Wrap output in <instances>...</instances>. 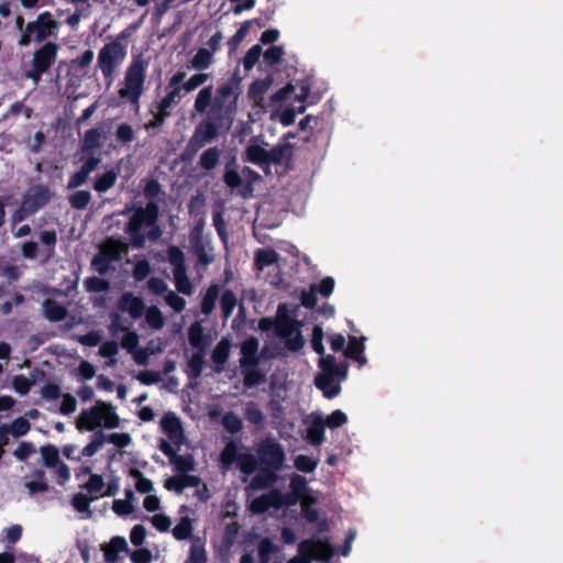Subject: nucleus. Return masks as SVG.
I'll return each instance as SVG.
<instances>
[{"mask_svg":"<svg viewBox=\"0 0 563 563\" xmlns=\"http://www.w3.org/2000/svg\"><path fill=\"white\" fill-rule=\"evenodd\" d=\"M325 428L324 419L321 416H316L312 419V422L307 430L308 440L312 445H321L324 442Z\"/></svg>","mask_w":563,"mask_h":563,"instance_id":"24","label":"nucleus"},{"mask_svg":"<svg viewBox=\"0 0 563 563\" xmlns=\"http://www.w3.org/2000/svg\"><path fill=\"white\" fill-rule=\"evenodd\" d=\"M284 54L282 46H272L264 52V60L273 66L282 62Z\"/></svg>","mask_w":563,"mask_h":563,"instance_id":"63","label":"nucleus"},{"mask_svg":"<svg viewBox=\"0 0 563 563\" xmlns=\"http://www.w3.org/2000/svg\"><path fill=\"white\" fill-rule=\"evenodd\" d=\"M184 78L185 74L178 71V92L180 91V89H184L186 92H190L197 89L208 80L209 74L198 73L192 75L187 80H184Z\"/></svg>","mask_w":563,"mask_h":563,"instance_id":"29","label":"nucleus"},{"mask_svg":"<svg viewBox=\"0 0 563 563\" xmlns=\"http://www.w3.org/2000/svg\"><path fill=\"white\" fill-rule=\"evenodd\" d=\"M336 376L320 375L314 378V385L318 389L322 390L323 396L328 399L336 397L341 391L340 383L335 382Z\"/></svg>","mask_w":563,"mask_h":563,"instance_id":"19","label":"nucleus"},{"mask_svg":"<svg viewBox=\"0 0 563 563\" xmlns=\"http://www.w3.org/2000/svg\"><path fill=\"white\" fill-rule=\"evenodd\" d=\"M247 159L257 165L267 164L268 151L260 145H250L246 148Z\"/></svg>","mask_w":563,"mask_h":563,"instance_id":"44","label":"nucleus"},{"mask_svg":"<svg viewBox=\"0 0 563 563\" xmlns=\"http://www.w3.org/2000/svg\"><path fill=\"white\" fill-rule=\"evenodd\" d=\"M271 508L279 509L284 506H292L296 504L297 498L291 494H284L278 489H273L268 494H265Z\"/></svg>","mask_w":563,"mask_h":563,"instance_id":"28","label":"nucleus"},{"mask_svg":"<svg viewBox=\"0 0 563 563\" xmlns=\"http://www.w3.org/2000/svg\"><path fill=\"white\" fill-rule=\"evenodd\" d=\"M188 341L194 349L203 351L207 346V338L203 333V328L200 322L195 321L188 330Z\"/></svg>","mask_w":563,"mask_h":563,"instance_id":"31","label":"nucleus"},{"mask_svg":"<svg viewBox=\"0 0 563 563\" xmlns=\"http://www.w3.org/2000/svg\"><path fill=\"white\" fill-rule=\"evenodd\" d=\"M300 325L299 322H297L295 319L290 317H284L283 319H279L276 324V331L278 335L282 338H287L296 333L298 330V327Z\"/></svg>","mask_w":563,"mask_h":563,"instance_id":"39","label":"nucleus"},{"mask_svg":"<svg viewBox=\"0 0 563 563\" xmlns=\"http://www.w3.org/2000/svg\"><path fill=\"white\" fill-rule=\"evenodd\" d=\"M273 84V76L267 75L263 79L254 80L247 91V97L254 103L260 104L264 100V95L268 91Z\"/></svg>","mask_w":563,"mask_h":563,"instance_id":"20","label":"nucleus"},{"mask_svg":"<svg viewBox=\"0 0 563 563\" xmlns=\"http://www.w3.org/2000/svg\"><path fill=\"white\" fill-rule=\"evenodd\" d=\"M279 260V254L274 249H258L255 252L254 263L257 269L262 271Z\"/></svg>","mask_w":563,"mask_h":563,"instance_id":"30","label":"nucleus"},{"mask_svg":"<svg viewBox=\"0 0 563 563\" xmlns=\"http://www.w3.org/2000/svg\"><path fill=\"white\" fill-rule=\"evenodd\" d=\"M31 429V423L27 419L24 417H18L15 418L12 423L9 426L10 433L15 437L20 438L26 434Z\"/></svg>","mask_w":563,"mask_h":563,"instance_id":"53","label":"nucleus"},{"mask_svg":"<svg viewBox=\"0 0 563 563\" xmlns=\"http://www.w3.org/2000/svg\"><path fill=\"white\" fill-rule=\"evenodd\" d=\"M258 347L260 342L257 338L251 335L247 339H245L241 344L242 357L240 360V365L245 366L246 364H260V356L257 354Z\"/></svg>","mask_w":563,"mask_h":563,"instance_id":"15","label":"nucleus"},{"mask_svg":"<svg viewBox=\"0 0 563 563\" xmlns=\"http://www.w3.org/2000/svg\"><path fill=\"white\" fill-rule=\"evenodd\" d=\"M106 484L103 481V477L99 474H91L89 476L88 482L82 486L90 496H92L95 499H98L99 497L103 496V488Z\"/></svg>","mask_w":563,"mask_h":563,"instance_id":"37","label":"nucleus"},{"mask_svg":"<svg viewBox=\"0 0 563 563\" xmlns=\"http://www.w3.org/2000/svg\"><path fill=\"white\" fill-rule=\"evenodd\" d=\"M161 424L170 443L162 440L159 450L168 457L173 471L176 472V449L172 445L176 444V412L169 411L165 413Z\"/></svg>","mask_w":563,"mask_h":563,"instance_id":"10","label":"nucleus"},{"mask_svg":"<svg viewBox=\"0 0 563 563\" xmlns=\"http://www.w3.org/2000/svg\"><path fill=\"white\" fill-rule=\"evenodd\" d=\"M52 198L51 190L44 185L31 187L23 196L22 203L34 214L46 206Z\"/></svg>","mask_w":563,"mask_h":563,"instance_id":"12","label":"nucleus"},{"mask_svg":"<svg viewBox=\"0 0 563 563\" xmlns=\"http://www.w3.org/2000/svg\"><path fill=\"white\" fill-rule=\"evenodd\" d=\"M236 306L238 299L234 291L232 289H224L220 297L221 318L223 322L230 319Z\"/></svg>","mask_w":563,"mask_h":563,"instance_id":"27","label":"nucleus"},{"mask_svg":"<svg viewBox=\"0 0 563 563\" xmlns=\"http://www.w3.org/2000/svg\"><path fill=\"white\" fill-rule=\"evenodd\" d=\"M221 152L217 146L206 150L199 159V165L205 170L213 169L220 159Z\"/></svg>","mask_w":563,"mask_h":563,"instance_id":"35","label":"nucleus"},{"mask_svg":"<svg viewBox=\"0 0 563 563\" xmlns=\"http://www.w3.org/2000/svg\"><path fill=\"white\" fill-rule=\"evenodd\" d=\"M147 66L148 63L142 57L133 58L125 73L124 87L119 90L120 98L136 108L144 90Z\"/></svg>","mask_w":563,"mask_h":563,"instance_id":"3","label":"nucleus"},{"mask_svg":"<svg viewBox=\"0 0 563 563\" xmlns=\"http://www.w3.org/2000/svg\"><path fill=\"white\" fill-rule=\"evenodd\" d=\"M159 213L158 205L150 201L146 207L137 208L130 218L125 233L129 234L130 243L134 249H142L145 245L146 236L143 229L154 224Z\"/></svg>","mask_w":563,"mask_h":563,"instance_id":"4","label":"nucleus"},{"mask_svg":"<svg viewBox=\"0 0 563 563\" xmlns=\"http://www.w3.org/2000/svg\"><path fill=\"white\" fill-rule=\"evenodd\" d=\"M260 472L252 477L253 489L272 487L278 481V472L285 468L286 452L277 439L268 435L256 445Z\"/></svg>","mask_w":563,"mask_h":563,"instance_id":"1","label":"nucleus"},{"mask_svg":"<svg viewBox=\"0 0 563 563\" xmlns=\"http://www.w3.org/2000/svg\"><path fill=\"white\" fill-rule=\"evenodd\" d=\"M283 400L284 398H282L279 394L275 391L272 393L271 399L267 402V410L274 419H282L284 417L285 408Z\"/></svg>","mask_w":563,"mask_h":563,"instance_id":"46","label":"nucleus"},{"mask_svg":"<svg viewBox=\"0 0 563 563\" xmlns=\"http://www.w3.org/2000/svg\"><path fill=\"white\" fill-rule=\"evenodd\" d=\"M104 561L107 563H117L119 561V553L129 552L128 542L124 537H112L109 543L101 544Z\"/></svg>","mask_w":563,"mask_h":563,"instance_id":"14","label":"nucleus"},{"mask_svg":"<svg viewBox=\"0 0 563 563\" xmlns=\"http://www.w3.org/2000/svg\"><path fill=\"white\" fill-rule=\"evenodd\" d=\"M205 207L206 201L203 196L196 195L190 198L188 209L190 217L194 219V227H199L200 230L205 227Z\"/></svg>","mask_w":563,"mask_h":563,"instance_id":"22","label":"nucleus"},{"mask_svg":"<svg viewBox=\"0 0 563 563\" xmlns=\"http://www.w3.org/2000/svg\"><path fill=\"white\" fill-rule=\"evenodd\" d=\"M40 241L47 246V258L55 253L57 233L55 230H44L40 233Z\"/></svg>","mask_w":563,"mask_h":563,"instance_id":"55","label":"nucleus"},{"mask_svg":"<svg viewBox=\"0 0 563 563\" xmlns=\"http://www.w3.org/2000/svg\"><path fill=\"white\" fill-rule=\"evenodd\" d=\"M96 500L92 496H88L82 493H77L71 498V506L78 511V512H86L87 517H91L92 511L90 509L91 501Z\"/></svg>","mask_w":563,"mask_h":563,"instance_id":"38","label":"nucleus"},{"mask_svg":"<svg viewBox=\"0 0 563 563\" xmlns=\"http://www.w3.org/2000/svg\"><path fill=\"white\" fill-rule=\"evenodd\" d=\"M212 99V86L202 88L195 101V109L202 113L210 106Z\"/></svg>","mask_w":563,"mask_h":563,"instance_id":"51","label":"nucleus"},{"mask_svg":"<svg viewBox=\"0 0 563 563\" xmlns=\"http://www.w3.org/2000/svg\"><path fill=\"white\" fill-rule=\"evenodd\" d=\"M365 340H366V338H364V336L356 338L354 335H351V336H349L347 346L344 350V355L347 358H351V360L357 362L360 364V366H363L367 362L366 357L364 356V350H365L364 341Z\"/></svg>","mask_w":563,"mask_h":563,"instance_id":"17","label":"nucleus"},{"mask_svg":"<svg viewBox=\"0 0 563 563\" xmlns=\"http://www.w3.org/2000/svg\"><path fill=\"white\" fill-rule=\"evenodd\" d=\"M319 367L321 368L320 375L336 376V379L344 380L347 376L349 364L346 362L338 363L335 356L328 354L321 355Z\"/></svg>","mask_w":563,"mask_h":563,"instance_id":"13","label":"nucleus"},{"mask_svg":"<svg viewBox=\"0 0 563 563\" xmlns=\"http://www.w3.org/2000/svg\"><path fill=\"white\" fill-rule=\"evenodd\" d=\"M69 205L75 210H84L91 201V194L88 190H77L69 195Z\"/></svg>","mask_w":563,"mask_h":563,"instance_id":"40","label":"nucleus"},{"mask_svg":"<svg viewBox=\"0 0 563 563\" xmlns=\"http://www.w3.org/2000/svg\"><path fill=\"white\" fill-rule=\"evenodd\" d=\"M33 382L22 374L15 375L12 379V387L19 395H26L31 390Z\"/></svg>","mask_w":563,"mask_h":563,"instance_id":"56","label":"nucleus"},{"mask_svg":"<svg viewBox=\"0 0 563 563\" xmlns=\"http://www.w3.org/2000/svg\"><path fill=\"white\" fill-rule=\"evenodd\" d=\"M207 553L205 549V541L199 537H191V545L189 556L185 563H206Z\"/></svg>","mask_w":563,"mask_h":563,"instance_id":"33","label":"nucleus"},{"mask_svg":"<svg viewBox=\"0 0 563 563\" xmlns=\"http://www.w3.org/2000/svg\"><path fill=\"white\" fill-rule=\"evenodd\" d=\"M260 364L241 366L243 374V385L245 388H253L266 380V375L258 368Z\"/></svg>","mask_w":563,"mask_h":563,"instance_id":"21","label":"nucleus"},{"mask_svg":"<svg viewBox=\"0 0 563 563\" xmlns=\"http://www.w3.org/2000/svg\"><path fill=\"white\" fill-rule=\"evenodd\" d=\"M119 177V168H111L106 173L98 175L93 181V189L99 192H107L117 183Z\"/></svg>","mask_w":563,"mask_h":563,"instance_id":"25","label":"nucleus"},{"mask_svg":"<svg viewBox=\"0 0 563 563\" xmlns=\"http://www.w3.org/2000/svg\"><path fill=\"white\" fill-rule=\"evenodd\" d=\"M176 97V74L172 75L168 82V92L158 103V112L169 115L167 109L172 106Z\"/></svg>","mask_w":563,"mask_h":563,"instance_id":"43","label":"nucleus"},{"mask_svg":"<svg viewBox=\"0 0 563 563\" xmlns=\"http://www.w3.org/2000/svg\"><path fill=\"white\" fill-rule=\"evenodd\" d=\"M59 46L55 42L47 41L43 43L33 53L31 66L25 71V77L37 85L42 76L55 64Z\"/></svg>","mask_w":563,"mask_h":563,"instance_id":"8","label":"nucleus"},{"mask_svg":"<svg viewBox=\"0 0 563 563\" xmlns=\"http://www.w3.org/2000/svg\"><path fill=\"white\" fill-rule=\"evenodd\" d=\"M191 292L192 286L186 274L185 254L178 247V294L190 295Z\"/></svg>","mask_w":563,"mask_h":563,"instance_id":"32","label":"nucleus"},{"mask_svg":"<svg viewBox=\"0 0 563 563\" xmlns=\"http://www.w3.org/2000/svg\"><path fill=\"white\" fill-rule=\"evenodd\" d=\"M119 308L129 312L132 318L137 319L144 313L145 306L141 298L133 296L131 292H125L119 300Z\"/></svg>","mask_w":563,"mask_h":563,"instance_id":"16","label":"nucleus"},{"mask_svg":"<svg viewBox=\"0 0 563 563\" xmlns=\"http://www.w3.org/2000/svg\"><path fill=\"white\" fill-rule=\"evenodd\" d=\"M59 26L60 23L54 19L49 11L41 12L36 20L26 23L18 44L25 47L32 42L43 43L48 37H56Z\"/></svg>","mask_w":563,"mask_h":563,"instance_id":"5","label":"nucleus"},{"mask_svg":"<svg viewBox=\"0 0 563 563\" xmlns=\"http://www.w3.org/2000/svg\"><path fill=\"white\" fill-rule=\"evenodd\" d=\"M261 54H262V47L256 44L254 46H252L245 54L244 58H243V66H244V69L245 70H251L255 65L256 63L258 62L260 57H261Z\"/></svg>","mask_w":563,"mask_h":563,"instance_id":"58","label":"nucleus"},{"mask_svg":"<svg viewBox=\"0 0 563 563\" xmlns=\"http://www.w3.org/2000/svg\"><path fill=\"white\" fill-rule=\"evenodd\" d=\"M189 250L196 257L195 269L197 273L206 271L208 265L213 262L212 249L202 238V230L199 227H194L189 234Z\"/></svg>","mask_w":563,"mask_h":563,"instance_id":"9","label":"nucleus"},{"mask_svg":"<svg viewBox=\"0 0 563 563\" xmlns=\"http://www.w3.org/2000/svg\"><path fill=\"white\" fill-rule=\"evenodd\" d=\"M109 282L103 279V278H99V277H96V276H91V277H88L85 279V287L88 291H93V292H101V291H106L109 289Z\"/></svg>","mask_w":563,"mask_h":563,"instance_id":"59","label":"nucleus"},{"mask_svg":"<svg viewBox=\"0 0 563 563\" xmlns=\"http://www.w3.org/2000/svg\"><path fill=\"white\" fill-rule=\"evenodd\" d=\"M239 445L234 440H230L220 453L222 467L229 470L234 462H239Z\"/></svg>","mask_w":563,"mask_h":563,"instance_id":"34","label":"nucleus"},{"mask_svg":"<svg viewBox=\"0 0 563 563\" xmlns=\"http://www.w3.org/2000/svg\"><path fill=\"white\" fill-rule=\"evenodd\" d=\"M231 344L228 339H222L216 345L212 352V360L216 364H224L230 355Z\"/></svg>","mask_w":563,"mask_h":563,"instance_id":"45","label":"nucleus"},{"mask_svg":"<svg viewBox=\"0 0 563 563\" xmlns=\"http://www.w3.org/2000/svg\"><path fill=\"white\" fill-rule=\"evenodd\" d=\"M212 52L208 48H199L191 59V65L195 69L203 70L212 63Z\"/></svg>","mask_w":563,"mask_h":563,"instance_id":"42","label":"nucleus"},{"mask_svg":"<svg viewBox=\"0 0 563 563\" xmlns=\"http://www.w3.org/2000/svg\"><path fill=\"white\" fill-rule=\"evenodd\" d=\"M106 438L101 431H98L93 434L92 440L82 449V456H92L97 453V451L103 445Z\"/></svg>","mask_w":563,"mask_h":563,"instance_id":"54","label":"nucleus"},{"mask_svg":"<svg viewBox=\"0 0 563 563\" xmlns=\"http://www.w3.org/2000/svg\"><path fill=\"white\" fill-rule=\"evenodd\" d=\"M258 460L257 456H254L249 453L240 454L239 456V468L245 475L253 474L257 468Z\"/></svg>","mask_w":563,"mask_h":563,"instance_id":"48","label":"nucleus"},{"mask_svg":"<svg viewBox=\"0 0 563 563\" xmlns=\"http://www.w3.org/2000/svg\"><path fill=\"white\" fill-rule=\"evenodd\" d=\"M347 422V417L346 415L340 410V409H336L334 411H332L325 419H324V423L328 428L330 429H335V428H340L342 427L344 423Z\"/></svg>","mask_w":563,"mask_h":563,"instance_id":"60","label":"nucleus"},{"mask_svg":"<svg viewBox=\"0 0 563 563\" xmlns=\"http://www.w3.org/2000/svg\"><path fill=\"white\" fill-rule=\"evenodd\" d=\"M106 254L98 253L91 261L92 267L100 274L106 275L110 271L111 261L104 256Z\"/></svg>","mask_w":563,"mask_h":563,"instance_id":"64","label":"nucleus"},{"mask_svg":"<svg viewBox=\"0 0 563 563\" xmlns=\"http://www.w3.org/2000/svg\"><path fill=\"white\" fill-rule=\"evenodd\" d=\"M101 136L102 133L100 129L93 128L86 131L82 143H81V153L82 154H96V152L101 147Z\"/></svg>","mask_w":563,"mask_h":563,"instance_id":"23","label":"nucleus"},{"mask_svg":"<svg viewBox=\"0 0 563 563\" xmlns=\"http://www.w3.org/2000/svg\"><path fill=\"white\" fill-rule=\"evenodd\" d=\"M295 467L303 473H311L318 466V460H314L308 455L299 454L294 461Z\"/></svg>","mask_w":563,"mask_h":563,"instance_id":"52","label":"nucleus"},{"mask_svg":"<svg viewBox=\"0 0 563 563\" xmlns=\"http://www.w3.org/2000/svg\"><path fill=\"white\" fill-rule=\"evenodd\" d=\"M220 124L211 120V115L207 120H202L196 128L195 133L189 142V146L197 151L217 137Z\"/></svg>","mask_w":563,"mask_h":563,"instance_id":"11","label":"nucleus"},{"mask_svg":"<svg viewBox=\"0 0 563 563\" xmlns=\"http://www.w3.org/2000/svg\"><path fill=\"white\" fill-rule=\"evenodd\" d=\"M251 25L252 21H245L244 23H242L240 29L234 33V35L229 38L228 46L230 54L234 53L238 49L241 42L247 36Z\"/></svg>","mask_w":563,"mask_h":563,"instance_id":"41","label":"nucleus"},{"mask_svg":"<svg viewBox=\"0 0 563 563\" xmlns=\"http://www.w3.org/2000/svg\"><path fill=\"white\" fill-rule=\"evenodd\" d=\"M130 36L128 30L122 31L118 37L104 44L98 54V67L103 77L111 82L113 75L126 56V46L121 42Z\"/></svg>","mask_w":563,"mask_h":563,"instance_id":"6","label":"nucleus"},{"mask_svg":"<svg viewBox=\"0 0 563 563\" xmlns=\"http://www.w3.org/2000/svg\"><path fill=\"white\" fill-rule=\"evenodd\" d=\"M222 426L231 434L239 433L243 428L241 418L232 411L224 413L222 417Z\"/></svg>","mask_w":563,"mask_h":563,"instance_id":"49","label":"nucleus"},{"mask_svg":"<svg viewBox=\"0 0 563 563\" xmlns=\"http://www.w3.org/2000/svg\"><path fill=\"white\" fill-rule=\"evenodd\" d=\"M43 463L46 467H56L62 461L59 459V451L53 444H46L40 448Z\"/></svg>","mask_w":563,"mask_h":563,"instance_id":"36","label":"nucleus"},{"mask_svg":"<svg viewBox=\"0 0 563 563\" xmlns=\"http://www.w3.org/2000/svg\"><path fill=\"white\" fill-rule=\"evenodd\" d=\"M279 548L269 539H263L258 544V554L263 562H267L272 554L278 552Z\"/></svg>","mask_w":563,"mask_h":563,"instance_id":"57","label":"nucleus"},{"mask_svg":"<svg viewBox=\"0 0 563 563\" xmlns=\"http://www.w3.org/2000/svg\"><path fill=\"white\" fill-rule=\"evenodd\" d=\"M334 286L335 282L330 276L322 278L318 284H312V287H316V291L325 298L331 296Z\"/></svg>","mask_w":563,"mask_h":563,"instance_id":"62","label":"nucleus"},{"mask_svg":"<svg viewBox=\"0 0 563 563\" xmlns=\"http://www.w3.org/2000/svg\"><path fill=\"white\" fill-rule=\"evenodd\" d=\"M145 320L147 324L155 330H159L164 327L163 313L156 306H151L146 309Z\"/></svg>","mask_w":563,"mask_h":563,"instance_id":"50","label":"nucleus"},{"mask_svg":"<svg viewBox=\"0 0 563 563\" xmlns=\"http://www.w3.org/2000/svg\"><path fill=\"white\" fill-rule=\"evenodd\" d=\"M43 314L51 322H60L68 316L66 307L57 302L53 298L44 299L42 303Z\"/></svg>","mask_w":563,"mask_h":563,"instance_id":"18","label":"nucleus"},{"mask_svg":"<svg viewBox=\"0 0 563 563\" xmlns=\"http://www.w3.org/2000/svg\"><path fill=\"white\" fill-rule=\"evenodd\" d=\"M297 551V555L289 559L287 563H311L313 560L329 562L334 555V550L329 540H321L316 537L302 540L298 544Z\"/></svg>","mask_w":563,"mask_h":563,"instance_id":"7","label":"nucleus"},{"mask_svg":"<svg viewBox=\"0 0 563 563\" xmlns=\"http://www.w3.org/2000/svg\"><path fill=\"white\" fill-rule=\"evenodd\" d=\"M119 424L120 418L114 408L102 400H98L90 409H84L76 421V427L79 431H93L100 426L107 429H114Z\"/></svg>","mask_w":563,"mask_h":563,"instance_id":"2","label":"nucleus"},{"mask_svg":"<svg viewBox=\"0 0 563 563\" xmlns=\"http://www.w3.org/2000/svg\"><path fill=\"white\" fill-rule=\"evenodd\" d=\"M244 417L250 423L255 426H262L265 419L262 410L253 401L246 404Z\"/></svg>","mask_w":563,"mask_h":563,"instance_id":"47","label":"nucleus"},{"mask_svg":"<svg viewBox=\"0 0 563 563\" xmlns=\"http://www.w3.org/2000/svg\"><path fill=\"white\" fill-rule=\"evenodd\" d=\"M117 140L122 144L131 143L134 140V130L128 123H122L115 131Z\"/></svg>","mask_w":563,"mask_h":563,"instance_id":"61","label":"nucleus"},{"mask_svg":"<svg viewBox=\"0 0 563 563\" xmlns=\"http://www.w3.org/2000/svg\"><path fill=\"white\" fill-rule=\"evenodd\" d=\"M219 294H220V285H218V284H211L207 288L206 294L203 295L201 303H200L201 312L205 316H210L213 312V310L216 308L217 300L219 298Z\"/></svg>","mask_w":563,"mask_h":563,"instance_id":"26","label":"nucleus"}]
</instances>
